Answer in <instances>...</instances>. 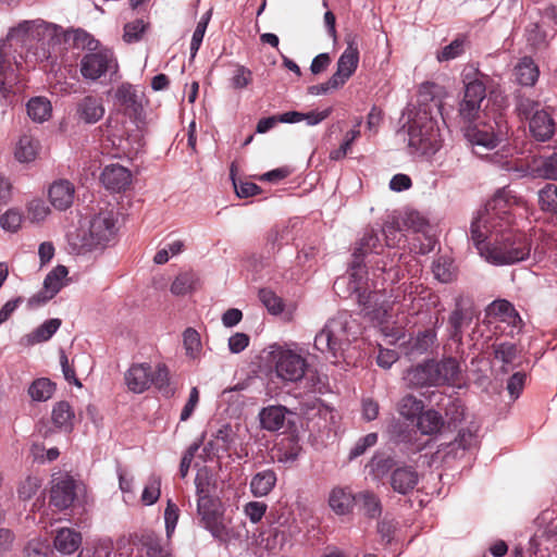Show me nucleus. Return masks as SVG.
<instances>
[{
    "label": "nucleus",
    "instance_id": "f257e3e1",
    "mask_svg": "<svg viewBox=\"0 0 557 557\" xmlns=\"http://www.w3.org/2000/svg\"><path fill=\"white\" fill-rule=\"evenodd\" d=\"M522 203L521 198L505 187L497 190L473 218L471 239L488 263L506 265L529 258L531 244L528 236L512 228V209Z\"/></svg>",
    "mask_w": 557,
    "mask_h": 557
},
{
    "label": "nucleus",
    "instance_id": "f03ea898",
    "mask_svg": "<svg viewBox=\"0 0 557 557\" xmlns=\"http://www.w3.org/2000/svg\"><path fill=\"white\" fill-rule=\"evenodd\" d=\"M382 249L383 245L381 244L377 233L373 228H367L357 242V246L352 255L354 260L349 268L347 278L349 294L356 295L357 301L363 307L362 310L366 315L380 323L386 321L388 308L384 304L376 307L382 294L380 290H376V282H373L372 284L374 290H370L369 280L362 262L367 255L380 253Z\"/></svg>",
    "mask_w": 557,
    "mask_h": 557
},
{
    "label": "nucleus",
    "instance_id": "7ed1b4c3",
    "mask_svg": "<svg viewBox=\"0 0 557 557\" xmlns=\"http://www.w3.org/2000/svg\"><path fill=\"white\" fill-rule=\"evenodd\" d=\"M117 231L116 213L103 209L83 218L79 226L67 234V243L77 255L101 252L114 243Z\"/></svg>",
    "mask_w": 557,
    "mask_h": 557
},
{
    "label": "nucleus",
    "instance_id": "20e7f679",
    "mask_svg": "<svg viewBox=\"0 0 557 557\" xmlns=\"http://www.w3.org/2000/svg\"><path fill=\"white\" fill-rule=\"evenodd\" d=\"M408 152L413 158L430 161L444 146V136L432 110L411 112L408 120Z\"/></svg>",
    "mask_w": 557,
    "mask_h": 557
},
{
    "label": "nucleus",
    "instance_id": "39448f33",
    "mask_svg": "<svg viewBox=\"0 0 557 557\" xmlns=\"http://www.w3.org/2000/svg\"><path fill=\"white\" fill-rule=\"evenodd\" d=\"M62 28L57 24L48 23L44 20L23 21L16 27H12L8 35V40H16L28 49L36 42L34 52L36 60L44 61L50 57V48L60 42Z\"/></svg>",
    "mask_w": 557,
    "mask_h": 557
},
{
    "label": "nucleus",
    "instance_id": "423d86ee",
    "mask_svg": "<svg viewBox=\"0 0 557 557\" xmlns=\"http://www.w3.org/2000/svg\"><path fill=\"white\" fill-rule=\"evenodd\" d=\"M358 325L347 312H339L327 320L314 337V348L337 358L357 338Z\"/></svg>",
    "mask_w": 557,
    "mask_h": 557
},
{
    "label": "nucleus",
    "instance_id": "0eeeda50",
    "mask_svg": "<svg viewBox=\"0 0 557 557\" xmlns=\"http://www.w3.org/2000/svg\"><path fill=\"white\" fill-rule=\"evenodd\" d=\"M202 527L218 541L232 544L242 540L239 527H232L225 517V508L219 498L201 497L197 503Z\"/></svg>",
    "mask_w": 557,
    "mask_h": 557
},
{
    "label": "nucleus",
    "instance_id": "6e6552de",
    "mask_svg": "<svg viewBox=\"0 0 557 557\" xmlns=\"http://www.w3.org/2000/svg\"><path fill=\"white\" fill-rule=\"evenodd\" d=\"M76 44L89 50L81 60V74L85 79L97 81L108 73L117 71V61L108 48L98 49L99 42L84 30H77Z\"/></svg>",
    "mask_w": 557,
    "mask_h": 557
},
{
    "label": "nucleus",
    "instance_id": "1a4fd4ad",
    "mask_svg": "<svg viewBox=\"0 0 557 557\" xmlns=\"http://www.w3.org/2000/svg\"><path fill=\"white\" fill-rule=\"evenodd\" d=\"M124 382L127 389L135 394H141L154 385L159 391L165 392L170 387V372L164 363H133L124 373Z\"/></svg>",
    "mask_w": 557,
    "mask_h": 557
},
{
    "label": "nucleus",
    "instance_id": "9d476101",
    "mask_svg": "<svg viewBox=\"0 0 557 557\" xmlns=\"http://www.w3.org/2000/svg\"><path fill=\"white\" fill-rule=\"evenodd\" d=\"M268 362L277 379L285 383H296L305 377L308 362L295 350L278 344L268 348Z\"/></svg>",
    "mask_w": 557,
    "mask_h": 557
},
{
    "label": "nucleus",
    "instance_id": "9b49d317",
    "mask_svg": "<svg viewBox=\"0 0 557 557\" xmlns=\"http://www.w3.org/2000/svg\"><path fill=\"white\" fill-rule=\"evenodd\" d=\"M507 134L506 123L502 116L488 122H476L465 129V137L478 156L498 146Z\"/></svg>",
    "mask_w": 557,
    "mask_h": 557
},
{
    "label": "nucleus",
    "instance_id": "f8f14e48",
    "mask_svg": "<svg viewBox=\"0 0 557 557\" xmlns=\"http://www.w3.org/2000/svg\"><path fill=\"white\" fill-rule=\"evenodd\" d=\"M300 533L301 528L294 517L281 515L277 527L273 528L271 535L262 541L263 547L270 554L276 555L290 548Z\"/></svg>",
    "mask_w": 557,
    "mask_h": 557
},
{
    "label": "nucleus",
    "instance_id": "ddd939ff",
    "mask_svg": "<svg viewBox=\"0 0 557 557\" xmlns=\"http://www.w3.org/2000/svg\"><path fill=\"white\" fill-rule=\"evenodd\" d=\"M346 49L343 51L336 63V72L332 75L334 86H344L354 75L359 64V49L356 35L346 37Z\"/></svg>",
    "mask_w": 557,
    "mask_h": 557
},
{
    "label": "nucleus",
    "instance_id": "4468645a",
    "mask_svg": "<svg viewBox=\"0 0 557 557\" xmlns=\"http://www.w3.org/2000/svg\"><path fill=\"white\" fill-rule=\"evenodd\" d=\"M67 274L69 271L66 267L57 265L47 274L42 289L27 300L28 307L35 309L46 305L66 285Z\"/></svg>",
    "mask_w": 557,
    "mask_h": 557
},
{
    "label": "nucleus",
    "instance_id": "2eb2a0df",
    "mask_svg": "<svg viewBox=\"0 0 557 557\" xmlns=\"http://www.w3.org/2000/svg\"><path fill=\"white\" fill-rule=\"evenodd\" d=\"M114 103L125 114L134 119H140L144 114L145 95L137 87L129 83H122L114 91Z\"/></svg>",
    "mask_w": 557,
    "mask_h": 557
},
{
    "label": "nucleus",
    "instance_id": "dca6fc26",
    "mask_svg": "<svg viewBox=\"0 0 557 557\" xmlns=\"http://www.w3.org/2000/svg\"><path fill=\"white\" fill-rule=\"evenodd\" d=\"M486 319L488 323H505L510 331L511 336L521 331L522 320L515 307L506 299H497L486 308Z\"/></svg>",
    "mask_w": 557,
    "mask_h": 557
},
{
    "label": "nucleus",
    "instance_id": "f3484780",
    "mask_svg": "<svg viewBox=\"0 0 557 557\" xmlns=\"http://www.w3.org/2000/svg\"><path fill=\"white\" fill-rule=\"evenodd\" d=\"M75 498V482L69 474H60L52 480L50 503L58 509H65Z\"/></svg>",
    "mask_w": 557,
    "mask_h": 557
},
{
    "label": "nucleus",
    "instance_id": "a211bd4d",
    "mask_svg": "<svg viewBox=\"0 0 557 557\" xmlns=\"http://www.w3.org/2000/svg\"><path fill=\"white\" fill-rule=\"evenodd\" d=\"M435 386L460 385L462 371L455 358H444L440 361L433 360Z\"/></svg>",
    "mask_w": 557,
    "mask_h": 557
},
{
    "label": "nucleus",
    "instance_id": "6ab92c4d",
    "mask_svg": "<svg viewBox=\"0 0 557 557\" xmlns=\"http://www.w3.org/2000/svg\"><path fill=\"white\" fill-rule=\"evenodd\" d=\"M443 96L444 89L442 86L431 82L422 83L418 90V108L411 110L409 114L421 109L432 110V116L437 113L441 114Z\"/></svg>",
    "mask_w": 557,
    "mask_h": 557
},
{
    "label": "nucleus",
    "instance_id": "aec40b11",
    "mask_svg": "<svg viewBox=\"0 0 557 557\" xmlns=\"http://www.w3.org/2000/svg\"><path fill=\"white\" fill-rule=\"evenodd\" d=\"M100 180L108 190L120 193L131 185L132 173L127 168L112 163L102 170Z\"/></svg>",
    "mask_w": 557,
    "mask_h": 557
},
{
    "label": "nucleus",
    "instance_id": "412c9836",
    "mask_svg": "<svg viewBox=\"0 0 557 557\" xmlns=\"http://www.w3.org/2000/svg\"><path fill=\"white\" fill-rule=\"evenodd\" d=\"M48 197L55 210L65 211L74 203L75 186L67 180H58L50 185Z\"/></svg>",
    "mask_w": 557,
    "mask_h": 557
},
{
    "label": "nucleus",
    "instance_id": "4be33fe9",
    "mask_svg": "<svg viewBox=\"0 0 557 557\" xmlns=\"http://www.w3.org/2000/svg\"><path fill=\"white\" fill-rule=\"evenodd\" d=\"M433 360L409 368L404 373V381L410 388L435 386Z\"/></svg>",
    "mask_w": 557,
    "mask_h": 557
},
{
    "label": "nucleus",
    "instance_id": "5701e85b",
    "mask_svg": "<svg viewBox=\"0 0 557 557\" xmlns=\"http://www.w3.org/2000/svg\"><path fill=\"white\" fill-rule=\"evenodd\" d=\"M104 112L102 99L92 95L85 96L76 107L78 119L87 124H95L100 121Z\"/></svg>",
    "mask_w": 557,
    "mask_h": 557
},
{
    "label": "nucleus",
    "instance_id": "b1692460",
    "mask_svg": "<svg viewBox=\"0 0 557 557\" xmlns=\"http://www.w3.org/2000/svg\"><path fill=\"white\" fill-rule=\"evenodd\" d=\"M404 225L407 230L412 231L416 234H421L428 240V244L421 245L419 248H413L416 252L424 255L430 252L434 247V240L429 235L430 226L428 221L417 211L408 212L404 219Z\"/></svg>",
    "mask_w": 557,
    "mask_h": 557
},
{
    "label": "nucleus",
    "instance_id": "393cba45",
    "mask_svg": "<svg viewBox=\"0 0 557 557\" xmlns=\"http://www.w3.org/2000/svg\"><path fill=\"white\" fill-rule=\"evenodd\" d=\"M555 121L545 110L535 111L530 117L529 129L532 136L539 141H546L555 133Z\"/></svg>",
    "mask_w": 557,
    "mask_h": 557
},
{
    "label": "nucleus",
    "instance_id": "a878e982",
    "mask_svg": "<svg viewBox=\"0 0 557 557\" xmlns=\"http://www.w3.org/2000/svg\"><path fill=\"white\" fill-rule=\"evenodd\" d=\"M327 502L336 515L344 516L351 511L355 503L357 504V495L348 487L335 486L331 490Z\"/></svg>",
    "mask_w": 557,
    "mask_h": 557
},
{
    "label": "nucleus",
    "instance_id": "bb28decb",
    "mask_svg": "<svg viewBox=\"0 0 557 557\" xmlns=\"http://www.w3.org/2000/svg\"><path fill=\"white\" fill-rule=\"evenodd\" d=\"M82 545V534L71 528L57 530L53 546L63 555L74 554Z\"/></svg>",
    "mask_w": 557,
    "mask_h": 557
},
{
    "label": "nucleus",
    "instance_id": "cd10ccee",
    "mask_svg": "<svg viewBox=\"0 0 557 557\" xmlns=\"http://www.w3.org/2000/svg\"><path fill=\"white\" fill-rule=\"evenodd\" d=\"M287 413V408L281 405L264 407L259 412L261 428L270 432L281 430L285 425Z\"/></svg>",
    "mask_w": 557,
    "mask_h": 557
},
{
    "label": "nucleus",
    "instance_id": "c85d7f7f",
    "mask_svg": "<svg viewBox=\"0 0 557 557\" xmlns=\"http://www.w3.org/2000/svg\"><path fill=\"white\" fill-rule=\"evenodd\" d=\"M417 483L418 474L409 467L396 469L391 476V485L399 494H407L412 491Z\"/></svg>",
    "mask_w": 557,
    "mask_h": 557
},
{
    "label": "nucleus",
    "instance_id": "c756f323",
    "mask_svg": "<svg viewBox=\"0 0 557 557\" xmlns=\"http://www.w3.org/2000/svg\"><path fill=\"white\" fill-rule=\"evenodd\" d=\"M276 481V473L272 469L257 472L250 481V492L255 497L267 496L274 488Z\"/></svg>",
    "mask_w": 557,
    "mask_h": 557
},
{
    "label": "nucleus",
    "instance_id": "7c9ffc66",
    "mask_svg": "<svg viewBox=\"0 0 557 557\" xmlns=\"http://www.w3.org/2000/svg\"><path fill=\"white\" fill-rule=\"evenodd\" d=\"M39 149V141L32 135L24 134L16 144L14 156L18 162H32L37 158Z\"/></svg>",
    "mask_w": 557,
    "mask_h": 557
},
{
    "label": "nucleus",
    "instance_id": "2f4dec72",
    "mask_svg": "<svg viewBox=\"0 0 557 557\" xmlns=\"http://www.w3.org/2000/svg\"><path fill=\"white\" fill-rule=\"evenodd\" d=\"M75 413L66 401L57 403L51 412V420L55 428L71 432L74 426Z\"/></svg>",
    "mask_w": 557,
    "mask_h": 557
},
{
    "label": "nucleus",
    "instance_id": "473e14b6",
    "mask_svg": "<svg viewBox=\"0 0 557 557\" xmlns=\"http://www.w3.org/2000/svg\"><path fill=\"white\" fill-rule=\"evenodd\" d=\"M518 83L523 86H533L539 78V67L531 58H523L515 67Z\"/></svg>",
    "mask_w": 557,
    "mask_h": 557
},
{
    "label": "nucleus",
    "instance_id": "72a5a7b5",
    "mask_svg": "<svg viewBox=\"0 0 557 557\" xmlns=\"http://www.w3.org/2000/svg\"><path fill=\"white\" fill-rule=\"evenodd\" d=\"M60 319H49L35 329L32 333L26 335L24 339L27 345H35L49 341L53 334L60 329Z\"/></svg>",
    "mask_w": 557,
    "mask_h": 557
},
{
    "label": "nucleus",
    "instance_id": "f704fd0d",
    "mask_svg": "<svg viewBox=\"0 0 557 557\" xmlns=\"http://www.w3.org/2000/svg\"><path fill=\"white\" fill-rule=\"evenodd\" d=\"M443 426L442 416L433 409L422 411L417 418L418 430L425 435L437 433Z\"/></svg>",
    "mask_w": 557,
    "mask_h": 557
},
{
    "label": "nucleus",
    "instance_id": "c9c22d12",
    "mask_svg": "<svg viewBox=\"0 0 557 557\" xmlns=\"http://www.w3.org/2000/svg\"><path fill=\"white\" fill-rule=\"evenodd\" d=\"M423 409V401L410 394L405 395L397 405L398 413L408 421H414Z\"/></svg>",
    "mask_w": 557,
    "mask_h": 557
},
{
    "label": "nucleus",
    "instance_id": "e433bc0d",
    "mask_svg": "<svg viewBox=\"0 0 557 557\" xmlns=\"http://www.w3.org/2000/svg\"><path fill=\"white\" fill-rule=\"evenodd\" d=\"M51 103L44 97L32 98L27 102V114L37 123H42L51 116Z\"/></svg>",
    "mask_w": 557,
    "mask_h": 557
},
{
    "label": "nucleus",
    "instance_id": "4c0bfd02",
    "mask_svg": "<svg viewBox=\"0 0 557 557\" xmlns=\"http://www.w3.org/2000/svg\"><path fill=\"white\" fill-rule=\"evenodd\" d=\"M55 385L47 377L36 379L28 387V395L34 401H47L52 397Z\"/></svg>",
    "mask_w": 557,
    "mask_h": 557
},
{
    "label": "nucleus",
    "instance_id": "58836bf2",
    "mask_svg": "<svg viewBox=\"0 0 557 557\" xmlns=\"http://www.w3.org/2000/svg\"><path fill=\"white\" fill-rule=\"evenodd\" d=\"M432 272L441 283H450L456 277V268L447 257H440L433 261Z\"/></svg>",
    "mask_w": 557,
    "mask_h": 557
},
{
    "label": "nucleus",
    "instance_id": "ea45409f",
    "mask_svg": "<svg viewBox=\"0 0 557 557\" xmlns=\"http://www.w3.org/2000/svg\"><path fill=\"white\" fill-rule=\"evenodd\" d=\"M183 346L187 358L191 360H197L200 358L202 345L200 335L195 329L188 327L184 331Z\"/></svg>",
    "mask_w": 557,
    "mask_h": 557
},
{
    "label": "nucleus",
    "instance_id": "a19ab883",
    "mask_svg": "<svg viewBox=\"0 0 557 557\" xmlns=\"http://www.w3.org/2000/svg\"><path fill=\"white\" fill-rule=\"evenodd\" d=\"M198 283V277L194 272L180 273L171 285V293L176 296L186 295L193 292Z\"/></svg>",
    "mask_w": 557,
    "mask_h": 557
},
{
    "label": "nucleus",
    "instance_id": "79ce46f5",
    "mask_svg": "<svg viewBox=\"0 0 557 557\" xmlns=\"http://www.w3.org/2000/svg\"><path fill=\"white\" fill-rule=\"evenodd\" d=\"M253 79L252 72L242 64H235L230 76V86L232 89L240 90L247 88Z\"/></svg>",
    "mask_w": 557,
    "mask_h": 557
},
{
    "label": "nucleus",
    "instance_id": "37998d69",
    "mask_svg": "<svg viewBox=\"0 0 557 557\" xmlns=\"http://www.w3.org/2000/svg\"><path fill=\"white\" fill-rule=\"evenodd\" d=\"M161 495V478L157 474H151L143 490L140 500L145 506H151L158 502Z\"/></svg>",
    "mask_w": 557,
    "mask_h": 557
},
{
    "label": "nucleus",
    "instance_id": "c03bdc74",
    "mask_svg": "<svg viewBox=\"0 0 557 557\" xmlns=\"http://www.w3.org/2000/svg\"><path fill=\"white\" fill-rule=\"evenodd\" d=\"M357 504H359L364 510V513L371 518L379 517L382 512L380 499L372 492L363 491L357 494Z\"/></svg>",
    "mask_w": 557,
    "mask_h": 557
},
{
    "label": "nucleus",
    "instance_id": "a18cd8bd",
    "mask_svg": "<svg viewBox=\"0 0 557 557\" xmlns=\"http://www.w3.org/2000/svg\"><path fill=\"white\" fill-rule=\"evenodd\" d=\"M25 557H54L48 540L35 537L30 540L24 548Z\"/></svg>",
    "mask_w": 557,
    "mask_h": 557
},
{
    "label": "nucleus",
    "instance_id": "49530a36",
    "mask_svg": "<svg viewBox=\"0 0 557 557\" xmlns=\"http://www.w3.org/2000/svg\"><path fill=\"white\" fill-rule=\"evenodd\" d=\"M185 244L181 239H175L165 244L162 248H160L153 257V261L157 264L166 263L170 258L180 255L184 250Z\"/></svg>",
    "mask_w": 557,
    "mask_h": 557
},
{
    "label": "nucleus",
    "instance_id": "de8ad7c7",
    "mask_svg": "<svg viewBox=\"0 0 557 557\" xmlns=\"http://www.w3.org/2000/svg\"><path fill=\"white\" fill-rule=\"evenodd\" d=\"M539 202L542 210L557 213V186L547 184L539 191Z\"/></svg>",
    "mask_w": 557,
    "mask_h": 557
},
{
    "label": "nucleus",
    "instance_id": "09e8293b",
    "mask_svg": "<svg viewBox=\"0 0 557 557\" xmlns=\"http://www.w3.org/2000/svg\"><path fill=\"white\" fill-rule=\"evenodd\" d=\"M360 123L361 122L359 121L354 129L346 133L344 141L337 149L330 152L331 160L338 161L346 157L352 143L360 136V131L358 129Z\"/></svg>",
    "mask_w": 557,
    "mask_h": 557
},
{
    "label": "nucleus",
    "instance_id": "8fccbe9b",
    "mask_svg": "<svg viewBox=\"0 0 557 557\" xmlns=\"http://www.w3.org/2000/svg\"><path fill=\"white\" fill-rule=\"evenodd\" d=\"M259 299L272 314H278L283 311V301L273 290L261 288L259 290Z\"/></svg>",
    "mask_w": 557,
    "mask_h": 557
},
{
    "label": "nucleus",
    "instance_id": "3c124183",
    "mask_svg": "<svg viewBox=\"0 0 557 557\" xmlns=\"http://www.w3.org/2000/svg\"><path fill=\"white\" fill-rule=\"evenodd\" d=\"M466 38L457 37L449 45L445 46L438 53L440 62L449 61L459 57L465 50Z\"/></svg>",
    "mask_w": 557,
    "mask_h": 557
},
{
    "label": "nucleus",
    "instance_id": "603ef678",
    "mask_svg": "<svg viewBox=\"0 0 557 557\" xmlns=\"http://www.w3.org/2000/svg\"><path fill=\"white\" fill-rule=\"evenodd\" d=\"M180 518V509L175 503H173L171 499L168 500L166 507L164 510V524H165V534L166 537L170 540L174 532L176 524L178 522Z\"/></svg>",
    "mask_w": 557,
    "mask_h": 557
},
{
    "label": "nucleus",
    "instance_id": "864d4df0",
    "mask_svg": "<svg viewBox=\"0 0 557 557\" xmlns=\"http://www.w3.org/2000/svg\"><path fill=\"white\" fill-rule=\"evenodd\" d=\"M463 320H465V314H463L462 309L460 308L459 299H457L456 308L451 312V314L449 315V319H448V323L450 326V337L454 341H458V342L461 341V337H462L461 329L463 325Z\"/></svg>",
    "mask_w": 557,
    "mask_h": 557
},
{
    "label": "nucleus",
    "instance_id": "5fc2aeb1",
    "mask_svg": "<svg viewBox=\"0 0 557 557\" xmlns=\"http://www.w3.org/2000/svg\"><path fill=\"white\" fill-rule=\"evenodd\" d=\"M119 478V487L121 492L124 494V502L129 504L134 500V476L126 473L122 468H117L116 470Z\"/></svg>",
    "mask_w": 557,
    "mask_h": 557
},
{
    "label": "nucleus",
    "instance_id": "6e6d98bb",
    "mask_svg": "<svg viewBox=\"0 0 557 557\" xmlns=\"http://www.w3.org/2000/svg\"><path fill=\"white\" fill-rule=\"evenodd\" d=\"M436 333L434 331L426 330L421 332L414 337L411 349L414 352L423 354L434 345Z\"/></svg>",
    "mask_w": 557,
    "mask_h": 557
},
{
    "label": "nucleus",
    "instance_id": "4d7b16f0",
    "mask_svg": "<svg viewBox=\"0 0 557 557\" xmlns=\"http://www.w3.org/2000/svg\"><path fill=\"white\" fill-rule=\"evenodd\" d=\"M518 356V349L515 344L502 343L494 345V357L504 364H510Z\"/></svg>",
    "mask_w": 557,
    "mask_h": 557
},
{
    "label": "nucleus",
    "instance_id": "13d9d810",
    "mask_svg": "<svg viewBox=\"0 0 557 557\" xmlns=\"http://www.w3.org/2000/svg\"><path fill=\"white\" fill-rule=\"evenodd\" d=\"M385 242L388 247L399 246L404 235L400 233L397 221L388 220L384 223L382 228Z\"/></svg>",
    "mask_w": 557,
    "mask_h": 557
},
{
    "label": "nucleus",
    "instance_id": "bf43d9fd",
    "mask_svg": "<svg viewBox=\"0 0 557 557\" xmlns=\"http://www.w3.org/2000/svg\"><path fill=\"white\" fill-rule=\"evenodd\" d=\"M49 213L50 208L41 199H34L27 206V214L33 222L44 221Z\"/></svg>",
    "mask_w": 557,
    "mask_h": 557
},
{
    "label": "nucleus",
    "instance_id": "052dcab7",
    "mask_svg": "<svg viewBox=\"0 0 557 557\" xmlns=\"http://www.w3.org/2000/svg\"><path fill=\"white\" fill-rule=\"evenodd\" d=\"M306 387L312 393L322 394L326 388V376L319 374L317 371L307 368L305 377Z\"/></svg>",
    "mask_w": 557,
    "mask_h": 557
},
{
    "label": "nucleus",
    "instance_id": "680f3d73",
    "mask_svg": "<svg viewBox=\"0 0 557 557\" xmlns=\"http://www.w3.org/2000/svg\"><path fill=\"white\" fill-rule=\"evenodd\" d=\"M267 509L265 503L252 500L244 506V513L251 523H258L264 517Z\"/></svg>",
    "mask_w": 557,
    "mask_h": 557
},
{
    "label": "nucleus",
    "instance_id": "e2e57ef3",
    "mask_svg": "<svg viewBox=\"0 0 557 557\" xmlns=\"http://www.w3.org/2000/svg\"><path fill=\"white\" fill-rule=\"evenodd\" d=\"M539 107L540 103L537 101L522 95L517 96L516 110L520 116L531 117L535 111H541Z\"/></svg>",
    "mask_w": 557,
    "mask_h": 557
},
{
    "label": "nucleus",
    "instance_id": "0e129e2a",
    "mask_svg": "<svg viewBox=\"0 0 557 557\" xmlns=\"http://www.w3.org/2000/svg\"><path fill=\"white\" fill-rule=\"evenodd\" d=\"M40 485L41 482L38 478L27 476L23 482H21L17 488L18 497L23 500L30 499L36 494Z\"/></svg>",
    "mask_w": 557,
    "mask_h": 557
},
{
    "label": "nucleus",
    "instance_id": "69168bd1",
    "mask_svg": "<svg viewBox=\"0 0 557 557\" xmlns=\"http://www.w3.org/2000/svg\"><path fill=\"white\" fill-rule=\"evenodd\" d=\"M376 442H377V434L376 433H369V434H367L366 436L361 437L355 444V446L351 448V450L349 453V458L354 459V458H357V457L361 456L362 454L366 453V450L369 447H372L373 445H375Z\"/></svg>",
    "mask_w": 557,
    "mask_h": 557
},
{
    "label": "nucleus",
    "instance_id": "338daca9",
    "mask_svg": "<svg viewBox=\"0 0 557 557\" xmlns=\"http://www.w3.org/2000/svg\"><path fill=\"white\" fill-rule=\"evenodd\" d=\"M485 98V86L480 81H472L466 85L463 99L482 102Z\"/></svg>",
    "mask_w": 557,
    "mask_h": 557
},
{
    "label": "nucleus",
    "instance_id": "774afa93",
    "mask_svg": "<svg viewBox=\"0 0 557 557\" xmlns=\"http://www.w3.org/2000/svg\"><path fill=\"white\" fill-rule=\"evenodd\" d=\"M144 545L147 557H174L169 549L161 545L158 539L148 537Z\"/></svg>",
    "mask_w": 557,
    "mask_h": 557
}]
</instances>
